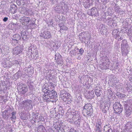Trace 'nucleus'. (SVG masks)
I'll list each match as a JSON object with an SVG mask.
<instances>
[{"instance_id": "45", "label": "nucleus", "mask_w": 132, "mask_h": 132, "mask_svg": "<svg viewBox=\"0 0 132 132\" xmlns=\"http://www.w3.org/2000/svg\"><path fill=\"white\" fill-rule=\"evenodd\" d=\"M126 88L127 90H128L129 89L130 90H130H131L132 89L131 88V86L130 84H128L127 85Z\"/></svg>"}, {"instance_id": "60", "label": "nucleus", "mask_w": 132, "mask_h": 132, "mask_svg": "<svg viewBox=\"0 0 132 132\" xmlns=\"http://www.w3.org/2000/svg\"><path fill=\"white\" fill-rule=\"evenodd\" d=\"M109 20H109H108V22H110V23L111 22L112 23H113V20H112H112H111L110 21V20Z\"/></svg>"}, {"instance_id": "59", "label": "nucleus", "mask_w": 132, "mask_h": 132, "mask_svg": "<svg viewBox=\"0 0 132 132\" xmlns=\"http://www.w3.org/2000/svg\"><path fill=\"white\" fill-rule=\"evenodd\" d=\"M21 118L23 120H25L26 119V117H23L22 116H21Z\"/></svg>"}, {"instance_id": "21", "label": "nucleus", "mask_w": 132, "mask_h": 132, "mask_svg": "<svg viewBox=\"0 0 132 132\" xmlns=\"http://www.w3.org/2000/svg\"><path fill=\"white\" fill-rule=\"evenodd\" d=\"M8 111L5 110L2 112V116L3 118L5 119H7L9 117V115L7 114L8 113Z\"/></svg>"}, {"instance_id": "16", "label": "nucleus", "mask_w": 132, "mask_h": 132, "mask_svg": "<svg viewBox=\"0 0 132 132\" xmlns=\"http://www.w3.org/2000/svg\"><path fill=\"white\" fill-rule=\"evenodd\" d=\"M20 36L18 34L14 35L12 37V38L13 40L15 41L16 43L21 38Z\"/></svg>"}, {"instance_id": "2", "label": "nucleus", "mask_w": 132, "mask_h": 132, "mask_svg": "<svg viewBox=\"0 0 132 132\" xmlns=\"http://www.w3.org/2000/svg\"><path fill=\"white\" fill-rule=\"evenodd\" d=\"M46 96H47V98H48L49 100L47 98V99H45L44 100L47 102H52L53 101V98L57 97V94L56 92L53 89L51 90H50Z\"/></svg>"}, {"instance_id": "33", "label": "nucleus", "mask_w": 132, "mask_h": 132, "mask_svg": "<svg viewBox=\"0 0 132 132\" xmlns=\"http://www.w3.org/2000/svg\"><path fill=\"white\" fill-rule=\"evenodd\" d=\"M62 9L61 7L57 6L55 8V10L58 13H60V11Z\"/></svg>"}, {"instance_id": "24", "label": "nucleus", "mask_w": 132, "mask_h": 132, "mask_svg": "<svg viewBox=\"0 0 132 132\" xmlns=\"http://www.w3.org/2000/svg\"><path fill=\"white\" fill-rule=\"evenodd\" d=\"M128 45L123 46V49L122 48V46H121V51L122 52L127 53L128 52Z\"/></svg>"}, {"instance_id": "57", "label": "nucleus", "mask_w": 132, "mask_h": 132, "mask_svg": "<svg viewBox=\"0 0 132 132\" xmlns=\"http://www.w3.org/2000/svg\"><path fill=\"white\" fill-rule=\"evenodd\" d=\"M116 95L118 96V97L121 96V94H120L119 93H118Z\"/></svg>"}, {"instance_id": "38", "label": "nucleus", "mask_w": 132, "mask_h": 132, "mask_svg": "<svg viewBox=\"0 0 132 132\" xmlns=\"http://www.w3.org/2000/svg\"><path fill=\"white\" fill-rule=\"evenodd\" d=\"M80 121V119H78L75 122L74 125L77 126H79L80 125V123H79Z\"/></svg>"}, {"instance_id": "49", "label": "nucleus", "mask_w": 132, "mask_h": 132, "mask_svg": "<svg viewBox=\"0 0 132 132\" xmlns=\"http://www.w3.org/2000/svg\"><path fill=\"white\" fill-rule=\"evenodd\" d=\"M46 77L47 78H48L49 80L51 79L52 78L51 75H47Z\"/></svg>"}, {"instance_id": "52", "label": "nucleus", "mask_w": 132, "mask_h": 132, "mask_svg": "<svg viewBox=\"0 0 132 132\" xmlns=\"http://www.w3.org/2000/svg\"><path fill=\"white\" fill-rule=\"evenodd\" d=\"M82 76V75L81 76L80 75L79 77V78L80 79V81L81 80H82L84 79V77H83V76Z\"/></svg>"}, {"instance_id": "22", "label": "nucleus", "mask_w": 132, "mask_h": 132, "mask_svg": "<svg viewBox=\"0 0 132 132\" xmlns=\"http://www.w3.org/2000/svg\"><path fill=\"white\" fill-rule=\"evenodd\" d=\"M68 93L65 90H62L61 91L60 93L61 97L62 98H63L64 96H67Z\"/></svg>"}, {"instance_id": "63", "label": "nucleus", "mask_w": 132, "mask_h": 132, "mask_svg": "<svg viewBox=\"0 0 132 132\" xmlns=\"http://www.w3.org/2000/svg\"><path fill=\"white\" fill-rule=\"evenodd\" d=\"M107 67H103V68H102V69H107Z\"/></svg>"}, {"instance_id": "19", "label": "nucleus", "mask_w": 132, "mask_h": 132, "mask_svg": "<svg viewBox=\"0 0 132 132\" xmlns=\"http://www.w3.org/2000/svg\"><path fill=\"white\" fill-rule=\"evenodd\" d=\"M86 32H81L80 34L79 37L80 40L82 42L84 39L85 40V36Z\"/></svg>"}, {"instance_id": "14", "label": "nucleus", "mask_w": 132, "mask_h": 132, "mask_svg": "<svg viewBox=\"0 0 132 132\" xmlns=\"http://www.w3.org/2000/svg\"><path fill=\"white\" fill-rule=\"evenodd\" d=\"M27 91L28 88L27 86L24 85L20 88L19 92H20L21 94H24L27 92Z\"/></svg>"}, {"instance_id": "58", "label": "nucleus", "mask_w": 132, "mask_h": 132, "mask_svg": "<svg viewBox=\"0 0 132 132\" xmlns=\"http://www.w3.org/2000/svg\"><path fill=\"white\" fill-rule=\"evenodd\" d=\"M69 122H70V123H73L74 124L75 121H69Z\"/></svg>"}, {"instance_id": "35", "label": "nucleus", "mask_w": 132, "mask_h": 132, "mask_svg": "<svg viewBox=\"0 0 132 132\" xmlns=\"http://www.w3.org/2000/svg\"><path fill=\"white\" fill-rule=\"evenodd\" d=\"M8 62L4 61L2 63V65L4 68H6L8 66V64L7 63Z\"/></svg>"}, {"instance_id": "32", "label": "nucleus", "mask_w": 132, "mask_h": 132, "mask_svg": "<svg viewBox=\"0 0 132 132\" xmlns=\"http://www.w3.org/2000/svg\"><path fill=\"white\" fill-rule=\"evenodd\" d=\"M59 77L60 80L62 81L65 80V79L66 76L64 75H60Z\"/></svg>"}, {"instance_id": "42", "label": "nucleus", "mask_w": 132, "mask_h": 132, "mask_svg": "<svg viewBox=\"0 0 132 132\" xmlns=\"http://www.w3.org/2000/svg\"><path fill=\"white\" fill-rule=\"evenodd\" d=\"M96 132H101V127H96Z\"/></svg>"}, {"instance_id": "41", "label": "nucleus", "mask_w": 132, "mask_h": 132, "mask_svg": "<svg viewBox=\"0 0 132 132\" xmlns=\"http://www.w3.org/2000/svg\"><path fill=\"white\" fill-rule=\"evenodd\" d=\"M132 125V122H130L128 123L127 124L126 126L127 127H129V128H131Z\"/></svg>"}, {"instance_id": "7", "label": "nucleus", "mask_w": 132, "mask_h": 132, "mask_svg": "<svg viewBox=\"0 0 132 132\" xmlns=\"http://www.w3.org/2000/svg\"><path fill=\"white\" fill-rule=\"evenodd\" d=\"M40 36L44 39H46L50 38L52 37V36L50 32L47 31H45L43 33H42Z\"/></svg>"}, {"instance_id": "17", "label": "nucleus", "mask_w": 132, "mask_h": 132, "mask_svg": "<svg viewBox=\"0 0 132 132\" xmlns=\"http://www.w3.org/2000/svg\"><path fill=\"white\" fill-rule=\"evenodd\" d=\"M31 102L32 101L31 100H27L23 101L22 104L25 107H29L30 105H31Z\"/></svg>"}, {"instance_id": "10", "label": "nucleus", "mask_w": 132, "mask_h": 132, "mask_svg": "<svg viewBox=\"0 0 132 132\" xmlns=\"http://www.w3.org/2000/svg\"><path fill=\"white\" fill-rule=\"evenodd\" d=\"M22 52L21 49L20 47L17 46L13 48L12 51L14 55H18Z\"/></svg>"}, {"instance_id": "11", "label": "nucleus", "mask_w": 132, "mask_h": 132, "mask_svg": "<svg viewBox=\"0 0 132 132\" xmlns=\"http://www.w3.org/2000/svg\"><path fill=\"white\" fill-rule=\"evenodd\" d=\"M99 29L100 33L103 35L106 34L107 32L106 28L103 24L100 25Z\"/></svg>"}, {"instance_id": "30", "label": "nucleus", "mask_w": 132, "mask_h": 132, "mask_svg": "<svg viewBox=\"0 0 132 132\" xmlns=\"http://www.w3.org/2000/svg\"><path fill=\"white\" fill-rule=\"evenodd\" d=\"M27 84L30 90H31L33 89V88L32 85V84H33V82H27Z\"/></svg>"}, {"instance_id": "18", "label": "nucleus", "mask_w": 132, "mask_h": 132, "mask_svg": "<svg viewBox=\"0 0 132 132\" xmlns=\"http://www.w3.org/2000/svg\"><path fill=\"white\" fill-rule=\"evenodd\" d=\"M72 96H71L70 94L68 93L67 96V98L64 99V102L67 101L68 103H71V102L72 101Z\"/></svg>"}, {"instance_id": "61", "label": "nucleus", "mask_w": 132, "mask_h": 132, "mask_svg": "<svg viewBox=\"0 0 132 132\" xmlns=\"http://www.w3.org/2000/svg\"><path fill=\"white\" fill-rule=\"evenodd\" d=\"M109 77L113 78V77H114L113 75H110Z\"/></svg>"}, {"instance_id": "31", "label": "nucleus", "mask_w": 132, "mask_h": 132, "mask_svg": "<svg viewBox=\"0 0 132 132\" xmlns=\"http://www.w3.org/2000/svg\"><path fill=\"white\" fill-rule=\"evenodd\" d=\"M24 9L25 10V11L24 12V13H23V14L28 15H29V13L30 12V10L27 9L23 8L22 10Z\"/></svg>"}, {"instance_id": "37", "label": "nucleus", "mask_w": 132, "mask_h": 132, "mask_svg": "<svg viewBox=\"0 0 132 132\" xmlns=\"http://www.w3.org/2000/svg\"><path fill=\"white\" fill-rule=\"evenodd\" d=\"M127 41L125 40H124L122 41L121 44V46H122V47H123V46L128 45L127 44ZM122 48H123V47H122Z\"/></svg>"}, {"instance_id": "53", "label": "nucleus", "mask_w": 132, "mask_h": 132, "mask_svg": "<svg viewBox=\"0 0 132 132\" xmlns=\"http://www.w3.org/2000/svg\"><path fill=\"white\" fill-rule=\"evenodd\" d=\"M128 77L129 78H131L130 79H129V80L131 81H132V75H130V76Z\"/></svg>"}, {"instance_id": "55", "label": "nucleus", "mask_w": 132, "mask_h": 132, "mask_svg": "<svg viewBox=\"0 0 132 132\" xmlns=\"http://www.w3.org/2000/svg\"><path fill=\"white\" fill-rule=\"evenodd\" d=\"M8 20V18L7 17H5L3 19V20L4 22H6Z\"/></svg>"}, {"instance_id": "54", "label": "nucleus", "mask_w": 132, "mask_h": 132, "mask_svg": "<svg viewBox=\"0 0 132 132\" xmlns=\"http://www.w3.org/2000/svg\"><path fill=\"white\" fill-rule=\"evenodd\" d=\"M26 35L27 34H26V32H23L21 34L22 37V36Z\"/></svg>"}, {"instance_id": "15", "label": "nucleus", "mask_w": 132, "mask_h": 132, "mask_svg": "<svg viewBox=\"0 0 132 132\" xmlns=\"http://www.w3.org/2000/svg\"><path fill=\"white\" fill-rule=\"evenodd\" d=\"M96 88L97 89L95 88L94 90L95 94L97 97H100L102 93L101 89L99 87H98V88L97 87Z\"/></svg>"}, {"instance_id": "28", "label": "nucleus", "mask_w": 132, "mask_h": 132, "mask_svg": "<svg viewBox=\"0 0 132 132\" xmlns=\"http://www.w3.org/2000/svg\"><path fill=\"white\" fill-rule=\"evenodd\" d=\"M102 122L101 120L100 119L97 120L96 122V127H101Z\"/></svg>"}, {"instance_id": "44", "label": "nucleus", "mask_w": 132, "mask_h": 132, "mask_svg": "<svg viewBox=\"0 0 132 132\" xmlns=\"http://www.w3.org/2000/svg\"><path fill=\"white\" fill-rule=\"evenodd\" d=\"M79 53H78V54H80L81 55H82L83 53L84 52V50H83L82 48H81L79 50Z\"/></svg>"}, {"instance_id": "29", "label": "nucleus", "mask_w": 132, "mask_h": 132, "mask_svg": "<svg viewBox=\"0 0 132 132\" xmlns=\"http://www.w3.org/2000/svg\"><path fill=\"white\" fill-rule=\"evenodd\" d=\"M45 127L42 125H40L38 127L37 130V132H41L45 129Z\"/></svg>"}, {"instance_id": "13", "label": "nucleus", "mask_w": 132, "mask_h": 132, "mask_svg": "<svg viewBox=\"0 0 132 132\" xmlns=\"http://www.w3.org/2000/svg\"><path fill=\"white\" fill-rule=\"evenodd\" d=\"M104 132H112L111 127L110 125L108 124L104 127Z\"/></svg>"}, {"instance_id": "3", "label": "nucleus", "mask_w": 132, "mask_h": 132, "mask_svg": "<svg viewBox=\"0 0 132 132\" xmlns=\"http://www.w3.org/2000/svg\"><path fill=\"white\" fill-rule=\"evenodd\" d=\"M113 108L115 113L118 114H120L123 110L122 106L119 102H115L113 105Z\"/></svg>"}, {"instance_id": "12", "label": "nucleus", "mask_w": 132, "mask_h": 132, "mask_svg": "<svg viewBox=\"0 0 132 132\" xmlns=\"http://www.w3.org/2000/svg\"><path fill=\"white\" fill-rule=\"evenodd\" d=\"M42 89V92L45 93L43 96V98L44 100H45V99H47V98L48 99V98H47V96L46 95L47 94L48 91L50 90L49 88L48 87L45 88L43 87Z\"/></svg>"}, {"instance_id": "20", "label": "nucleus", "mask_w": 132, "mask_h": 132, "mask_svg": "<svg viewBox=\"0 0 132 132\" xmlns=\"http://www.w3.org/2000/svg\"><path fill=\"white\" fill-rule=\"evenodd\" d=\"M10 10L12 12L13 14L16 12L17 8L16 5L14 4L11 5Z\"/></svg>"}, {"instance_id": "50", "label": "nucleus", "mask_w": 132, "mask_h": 132, "mask_svg": "<svg viewBox=\"0 0 132 132\" xmlns=\"http://www.w3.org/2000/svg\"><path fill=\"white\" fill-rule=\"evenodd\" d=\"M63 6L64 7H65V8L64 9H63L64 10H67V9L68 8L67 5H64Z\"/></svg>"}, {"instance_id": "47", "label": "nucleus", "mask_w": 132, "mask_h": 132, "mask_svg": "<svg viewBox=\"0 0 132 132\" xmlns=\"http://www.w3.org/2000/svg\"><path fill=\"white\" fill-rule=\"evenodd\" d=\"M22 39L24 40H26L28 38L27 35H26L22 36Z\"/></svg>"}, {"instance_id": "51", "label": "nucleus", "mask_w": 132, "mask_h": 132, "mask_svg": "<svg viewBox=\"0 0 132 132\" xmlns=\"http://www.w3.org/2000/svg\"><path fill=\"white\" fill-rule=\"evenodd\" d=\"M70 132H76V131L75 130H74L73 128H71V129H70Z\"/></svg>"}, {"instance_id": "62", "label": "nucleus", "mask_w": 132, "mask_h": 132, "mask_svg": "<svg viewBox=\"0 0 132 132\" xmlns=\"http://www.w3.org/2000/svg\"><path fill=\"white\" fill-rule=\"evenodd\" d=\"M67 96H64V97L63 98H62V99L63 100V101H64V98H67Z\"/></svg>"}, {"instance_id": "9", "label": "nucleus", "mask_w": 132, "mask_h": 132, "mask_svg": "<svg viewBox=\"0 0 132 132\" xmlns=\"http://www.w3.org/2000/svg\"><path fill=\"white\" fill-rule=\"evenodd\" d=\"M83 5L85 8H89L92 5L93 2L92 0H83Z\"/></svg>"}, {"instance_id": "5", "label": "nucleus", "mask_w": 132, "mask_h": 132, "mask_svg": "<svg viewBox=\"0 0 132 132\" xmlns=\"http://www.w3.org/2000/svg\"><path fill=\"white\" fill-rule=\"evenodd\" d=\"M128 102V101L125 102V104L126 106L125 108L126 115L127 116L129 117L131 114V112L132 111V106H130L127 105Z\"/></svg>"}, {"instance_id": "4", "label": "nucleus", "mask_w": 132, "mask_h": 132, "mask_svg": "<svg viewBox=\"0 0 132 132\" xmlns=\"http://www.w3.org/2000/svg\"><path fill=\"white\" fill-rule=\"evenodd\" d=\"M112 33L113 37L116 39H118V41L123 39V38L121 36L122 34V32H119L117 30L115 29L113 31Z\"/></svg>"}, {"instance_id": "25", "label": "nucleus", "mask_w": 132, "mask_h": 132, "mask_svg": "<svg viewBox=\"0 0 132 132\" xmlns=\"http://www.w3.org/2000/svg\"><path fill=\"white\" fill-rule=\"evenodd\" d=\"M7 85H3V84H0V91H3L6 90L7 88Z\"/></svg>"}, {"instance_id": "8", "label": "nucleus", "mask_w": 132, "mask_h": 132, "mask_svg": "<svg viewBox=\"0 0 132 132\" xmlns=\"http://www.w3.org/2000/svg\"><path fill=\"white\" fill-rule=\"evenodd\" d=\"M30 20V18L24 16L22 17L20 19V21L21 22L22 24L24 25H27Z\"/></svg>"}, {"instance_id": "39", "label": "nucleus", "mask_w": 132, "mask_h": 132, "mask_svg": "<svg viewBox=\"0 0 132 132\" xmlns=\"http://www.w3.org/2000/svg\"><path fill=\"white\" fill-rule=\"evenodd\" d=\"M60 30H68V28L66 26H61L60 27Z\"/></svg>"}, {"instance_id": "43", "label": "nucleus", "mask_w": 132, "mask_h": 132, "mask_svg": "<svg viewBox=\"0 0 132 132\" xmlns=\"http://www.w3.org/2000/svg\"><path fill=\"white\" fill-rule=\"evenodd\" d=\"M108 109V107L105 106V108H104L102 111L103 112L104 114H106L107 112L106 110Z\"/></svg>"}, {"instance_id": "27", "label": "nucleus", "mask_w": 132, "mask_h": 132, "mask_svg": "<svg viewBox=\"0 0 132 132\" xmlns=\"http://www.w3.org/2000/svg\"><path fill=\"white\" fill-rule=\"evenodd\" d=\"M90 35L87 32H86L85 40H90Z\"/></svg>"}, {"instance_id": "40", "label": "nucleus", "mask_w": 132, "mask_h": 132, "mask_svg": "<svg viewBox=\"0 0 132 132\" xmlns=\"http://www.w3.org/2000/svg\"><path fill=\"white\" fill-rule=\"evenodd\" d=\"M60 55H59V53H57L55 55V60L57 61V60H58L59 59V57L60 56Z\"/></svg>"}, {"instance_id": "46", "label": "nucleus", "mask_w": 132, "mask_h": 132, "mask_svg": "<svg viewBox=\"0 0 132 132\" xmlns=\"http://www.w3.org/2000/svg\"><path fill=\"white\" fill-rule=\"evenodd\" d=\"M32 115L33 116H35V118L36 119H37L38 118V113H32Z\"/></svg>"}, {"instance_id": "23", "label": "nucleus", "mask_w": 132, "mask_h": 132, "mask_svg": "<svg viewBox=\"0 0 132 132\" xmlns=\"http://www.w3.org/2000/svg\"><path fill=\"white\" fill-rule=\"evenodd\" d=\"M94 95L93 92H91L89 93L86 96V97L88 99H92L93 98Z\"/></svg>"}, {"instance_id": "56", "label": "nucleus", "mask_w": 132, "mask_h": 132, "mask_svg": "<svg viewBox=\"0 0 132 132\" xmlns=\"http://www.w3.org/2000/svg\"><path fill=\"white\" fill-rule=\"evenodd\" d=\"M132 33V31L131 30H129L128 31V33L129 34V35L131 34Z\"/></svg>"}, {"instance_id": "64", "label": "nucleus", "mask_w": 132, "mask_h": 132, "mask_svg": "<svg viewBox=\"0 0 132 132\" xmlns=\"http://www.w3.org/2000/svg\"><path fill=\"white\" fill-rule=\"evenodd\" d=\"M41 132H46V131L45 129L44 130H43Z\"/></svg>"}, {"instance_id": "1", "label": "nucleus", "mask_w": 132, "mask_h": 132, "mask_svg": "<svg viewBox=\"0 0 132 132\" xmlns=\"http://www.w3.org/2000/svg\"><path fill=\"white\" fill-rule=\"evenodd\" d=\"M92 105L90 103L85 104L83 107L82 114L84 116H91L93 113V110Z\"/></svg>"}, {"instance_id": "6", "label": "nucleus", "mask_w": 132, "mask_h": 132, "mask_svg": "<svg viewBox=\"0 0 132 132\" xmlns=\"http://www.w3.org/2000/svg\"><path fill=\"white\" fill-rule=\"evenodd\" d=\"M98 12L97 9L96 7H94L88 11V14L91 16H97L98 15Z\"/></svg>"}, {"instance_id": "48", "label": "nucleus", "mask_w": 132, "mask_h": 132, "mask_svg": "<svg viewBox=\"0 0 132 132\" xmlns=\"http://www.w3.org/2000/svg\"><path fill=\"white\" fill-rule=\"evenodd\" d=\"M58 110L59 112H61L63 110V108L61 106H59V108H58Z\"/></svg>"}, {"instance_id": "26", "label": "nucleus", "mask_w": 132, "mask_h": 132, "mask_svg": "<svg viewBox=\"0 0 132 132\" xmlns=\"http://www.w3.org/2000/svg\"><path fill=\"white\" fill-rule=\"evenodd\" d=\"M16 112H13L11 113L12 116L10 117L11 120L13 121L14 119L15 120L16 118V117L15 116Z\"/></svg>"}, {"instance_id": "34", "label": "nucleus", "mask_w": 132, "mask_h": 132, "mask_svg": "<svg viewBox=\"0 0 132 132\" xmlns=\"http://www.w3.org/2000/svg\"><path fill=\"white\" fill-rule=\"evenodd\" d=\"M115 11L117 13H119L121 14L120 13L121 12H123L124 11L122 10L121 11V10H120V9L119 7L118 6H117L115 7Z\"/></svg>"}, {"instance_id": "36", "label": "nucleus", "mask_w": 132, "mask_h": 132, "mask_svg": "<svg viewBox=\"0 0 132 132\" xmlns=\"http://www.w3.org/2000/svg\"><path fill=\"white\" fill-rule=\"evenodd\" d=\"M76 50H73L70 52V54L72 57H73L75 55V53Z\"/></svg>"}]
</instances>
